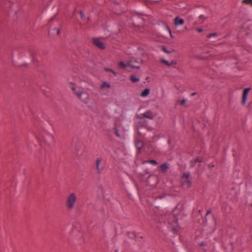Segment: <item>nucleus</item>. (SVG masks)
<instances>
[{"label": "nucleus", "instance_id": "2f4dec72", "mask_svg": "<svg viewBox=\"0 0 252 252\" xmlns=\"http://www.w3.org/2000/svg\"><path fill=\"white\" fill-rule=\"evenodd\" d=\"M163 50L164 51V52L165 53H169V52L167 51V50H166L165 49L163 48Z\"/></svg>", "mask_w": 252, "mask_h": 252}, {"label": "nucleus", "instance_id": "423d86ee", "mask_svg": "<svg viewBox=\"0 0 252 252\" xmlns=\"http://www.w3.org/2000/svg\"><path fill=\"white\" fill-rule=\"evenodd\" d=\"M104 164L101 158H97L95 163V168L98 174H100L104 168Z\"/></svg>", "mask_w": 252, "mask_h": 252}, {"label": "nucleus", "instance_id": "5701e85b", "mask_svg": "<svg viewBox=\"0 0 252 252\" xmlns=\"http://www.w3.org/2000/svg\"><path fill=\"white\" fill-rule=\"evenodd\" d=\"M162 62L163 63H164L166 64L167 65H169V66L171 65V64H170V63L166 60H163L162 61Z\"/></svg>", "mask_w": 252, "mask_h": 252}, {"label": "nucleus", "instance_id": "39448f33", "mask_svg": "<svg viewBox=\"0 0 252 252\" xmlns=\"http://www.w3.org/2000/svg\"><path fill=\"white\" fill-rule=\"evenodd\" d=\"M189 172H185L182 178V184L184 188H189L191 186V182L189 180Z\"/></svg>", "mask_w": 252, "mask_h": 252}, {"label": "nucleus", "instance_id": "c9c22d12", "mask_svg": "<svg viewBox=\"0 0 252 252\" xmlns=\"http://www.w3.org/2000/svg\"><path fill=\"white\" fill-rule=\"evenodd\" d=\"M135 62H136V63H138V61H135Z\"/></svg>", "mask_w": 252, "mask_h": 252}, {"label": "nucleus", "instance_id": "6ab92c4d", "mask_svg": "<svg viewBox=\"0 0 252 252\" xmlns=\"http://www.w3.org/2000/svg\"><path fill=\"white\" fill-rule=\"evenodd\" d=\"M105 70L106 71H110V72H111L115 76H117V73L116 71H115L114 70L111 69V68H107V67H105L104 68Z\"/></svg>", "mask_w": 252, "mask_h": 252}, {"label": "nucleus", "instance_id": "9b49d317", "mask_svg": "<svg viewBox=\"0 0 252 252\" xmlns=\"http://www.w3.org/2000/svg\"><path fill=\"white\" fill-rule=\"evenodd\" d=\"M184 23V20L177 17L174 19V24L176 26L183 25Z\"/></svg>", "mask_w": 252, "mask_h": 252}, {"label": "nucleus", "instance_id": "b1692460", "mask_svg": "<svg viewBox=\"0 0 252 252\" xmlns=\"http://www.w3.org/2000/svg\"><path fill=\"white\" fill-rule=\"evenodd\" d=\"M195 161L201 162L202 161V158H198L195 159Z\"/></svg>", "mask_w": 252, "mask_h": 252}, {"label": "nucleus", "instance_id": "dca6fc26", "mask_svg": "<svg viewBox=\"0 0 252 252\" xmlns=\"http://www.w3.org/2000/svg\"><path fill=\"white\" fill-rule=\"evenodd\" d=\"M160 168L161 171H162V172H165L168 168V166L166 163H163L161 165Z\"/></svg>", "mask_w": 252, "mask_h": 252}, {"label": "nucleus", "instance_id": "1a4fd4ad", "mask_svg": "<svg viewBox=\"0 0 252 252\" xmlns=\"http://www.w3.org/2000/svg\"><path fill=\"white\" fill-rule=\"evenodd\" d=\"M93 43L100 49H103L105 48V45L98 38H94L93 39Z\"/></svg>", "mask_w": 252, "mask_h": 252}, {"label": "nucleus", "instance_id": "c85d7f7f", "mask_svg": "<svg viewBox=\"0 0 252 252\" xmlns=\"http://www.w3.org/2000/svg\"><path fill=\"white\" fill-rule=\"evenodd\" d=\"M115 133L118 136H120V135L119 134L118 132V130H117V129L115 128Z\"/></svg>", "mask_w": 252, "mask_h": 252}, {"label": "nucleus", "instance_id": "20e7f679", "mask_svg": "<svg viewBox=\"0 0 252 252\" xmlns=\"http://www.w3.org/2000/svg\"><path fill=\"white\" fill-rule=\"evenodd\" d=\"M77 201V195L75 193H70L66 197L65 205L68 210L73 209L76 205Z\"/></svg>", "mask_w": 252, "mask_h": 252}, {"label": "nucleus", "instance_id": "7c9ffc66", "mask_svg": "<svg viewBox=\"0 0 252 252\" xmlns=\"http://www.w3.org/2000/svg\"><path fill=\"white\" fill-rule=\"evenodd\" d=\"M176 63L175 62H174V61H172V62H171V63H170V64H171V65H172V64H176Z\"/></svg>", "mask_w": 252, "mask_h": 252}, {"label": "nucleus", "instance_id": "2eb2a0df", "mask_svg": "<svg viewBox=\"0 0 252 252\" xmlns=\"http://www.w3.org/2000/svg\"><path fill=\"white\" fill-rule=\"evenodd\" d=\"M130 80L133 83H136L140 81V78L136 77L134 75H130Z\"/></svg>", "mask_w": 252, "mask_h": 252}, {"label": "nucleus", "instance_id": "f257e3e1", "mask_svg": "<svg viewBox=\"0 0 252 252\" xmlns=\"http://www.w3.org/2000/svg\"><path fill=\"white\" fill-rule=\"evenodd\" d=\"M69 88L73 92L74 94L75 95L80 101L86 104L88 107L92 108V106L89 103V94L87 92L83 91L72 83H70Z\"/></svg>", "mask_w": 252, "mask_h": 252}, {"label": "nucleus", "instance_id": "4be33fe9", "mask_svg": "<svg viewBox=\"0 0 252 252\" xmlns=\"http://www.w3.org/2000/svg\"><path fill=\"white\" fill-rule=\"evenodd\" d=\"M243 2L246 4H251L252 5V0H244Z\"/></svg>", "mask_w": 252, "mask_h": 252}, {"label": "nucleus", "instance_id": "393cba45", "mask_svg": "<svg viewBox=\"0 0 252 252\" xmlns=\"http://www.w3.org/2000/svg\"><path fill=\"white\" fill-rule=\"evenodd\" d=\"M186 102V99H183L180 101L181 105H184Z\"/></svg>", "mask_w": 252, "mask_h": 252}, {"label": "nucleus", "instance_id": "bb28decb", "mask_svg": "<svg viewBox=\"0 0 252 252\" xmlns=\"http://www.w3.org/2000/svg\"><path fill=\"white\" fill-rule=\"evenodd\" d=\"M216 35V33H212V34H210L209 36H208V37L209 38H211L212 36H215Z\"/></svg>", "mask_w": 252, "mask_h": 252}, {"label": "nucleus", "instance_id": "9d476101", "mask_svg": "<svg viewBox=\"0 0 252 252\" xmlns=\"http://www.w3.org/2000/svg\"><path fill=\"white\" fill-rule=\"evenodd\" d=\"M251 89L248 88H246L243 91V95H242V103L243 104H244L247 100V97H248V94L250 91Z\"/></svg>", "mask_w": 252, "mask_h": 252}, {"label": "nucleus", "instance_id": "473e14b6", "mask_svg": "<svg viewBox=\"0 0 252 252\" xmlns=\"http://www.w3.org/2000/svg\"><path fill=\"white\" fill-rule=\"evenodd\" d=\"M169 32H170V34L171 37H172V33H171V31H170V30H169Z\"/></svg>", "mask_w": 252, "mask_h": 252}, {"label": "nucleus", "instance_id": "0eeeda50", "mask_svg": "<svg viewBox=\"0 0 252 252\" xmlns=\"http://www.w3.org/2000/svg\"><path fill=\"white\" fill-rule=\"evenodd\" d=\"M111 86L106 82H103L100 87V91L102 94L108 95L109 91L108 89L110 88Z\"/></svg>", "mask_w": 252, "mask_h": 252}, {"label": "nucleus", "instance_id": "a211bd4d", "mask_svg": "<svg viewBox=\"0 0 252 252\" xmlns=\"http://www.w3.org/2000/svg\"><path fill=\"white\" fill-rule=\"evenodd\" d=\"M144 163H150L153 165H156L158 164L157 162L155 160H149L144 161Z\"/></svg>", "mask_w": 252, "mask_h": 252}, {"label": "nucleus", "instance_id": "c756f323", "mask_svg": "<svg viewBox=\"0 0 252 252\" xmlns=\"http://www.w3.org/2000/svg\"><path fill=\"white\" fill-rule=\"evenodd\" d=\"M197 32H202V30L201 29H197Z\"/></svg>", "mask_w": 252, "mask_h": 252}, {"label": "nucleus", "instance_id": "412c9836", "mask_svg": "<svg viewBox=\"0 0 252 252\" xmlns=\"http://www.w3.org/2000/svg\"><path fill=\"white\" fill-rule=\"evenodd\" d=\"M129 237H130L131 238H134V239H137V236L135 232H131L130 233H129Z\"/></svg>", "mask_w": 252, "mask_h": 252}, {"label": "nucleus", "instance_id": "ddd939ff", "mask_svg": "<svg viewBox=\"0 0 252 252\" xmlns=\"http://www.w3.org/2000/svg\"><path fill=\"white\" fill-rule=\"evenodd\" d=\"M135 146L137 149H141L143 146V142L140 140H137L135 141Z\"/></svg>", "mask_w": 252, "mask_h": 252}, {"label": "nucleus", "instance_id": "f704fd0d", "mask_svg": "<svg viewBox=\"0 0 252 252\" xmlns=\"http://www.w3.org/2000/svg\"><path fill=\"white\" fill-rule=\"evenodd\" d=\"M195 93H193V94H191V95H192V96H193V95H195Z\"/></svg>", "mask_w": 252, "mask_h": 252}, {"label": "nucleus", "instance_id": "aec40b11", "mask_svg": "<svg viewBox=\"0 0 252 252\" xmlns=\"http://www.w3.org/2000/svg\"><path fill=\"white\" fill-rule=\"evenodd\" d=\"M60 32V30L59 29L55 28L53 30L52 32L50 31V33L51 34H55L56 33L57 35L59 34Z\"/></svg>", "mask_w": 252, "mask_h": 252}, {"label": "nucleus", "instance_id": "7ed1b4c3", "mask_svg": "<svg viewBox=\"0 0 252 252\" xmlns=\"http://www.w3.org/2000/svg\"><path fill=\"white\" fill-rule=\"evenodd\" d=\"M176 209L173 211V214L170 213H166V214L162 217V219L166 220L169 224H171L173 227V231H177V227L178 226L177 218L175 216Z\"/></svg>", "mask_w": 252, "mask_h": 252}, {"label": "nucleus", "instance_id": "6e6552de", "mask_svg": "<svg viewBox=\"0 0 252 252\" xmlns=\"http://www.w3.org/2000/svg\"><path fill=\"white\" fill-rule=\"evenodd\" d=\"M118 66L121 68H125L127 66H130L132 68L139 69V66H135L132 64V61H129L127 63H124L123 62H121L119 63Z\"/></svg>", "mask_w": 252, "mask_h": 252}, {"label": "nucleus", "instance_id": "f03ea898", "mask_svg": "<svg viewBox=\"0 0 252 252\" xmlns=\"http://www.w3.org/2000/svg\"><path fill=\"white\" fill-rule=\"evenodd\" d=\"M36 138L39 145L43 148L49 147L54 140L53 135L47 131L40 133L37 136Z\"/></svg>", "mask_w": 252, "mask_h": 252}, {"label": "nucleus", "instance_id": "f3484780", "mask_svg": "<svg viewBox=\"0 0 252 252\" xmlns=\"http://www.w3.org/2000/svg\"><path fill=\"white\" fill-rule=\"evenodd\" d=\"M206 18V17H205L204 15H200L199 17V19L198 20V21L196 22V24H201L203 22V21Z\"/></svg>", "mask_w": 252, "mask_h": 252}, {"label": "nucleus", "instance_id": "4468645a", "mask_svg": "<svg viewBox=\"0 0 252 252\" xmlns=\"http://www.w3.org/2000/svg\"><path fill=\"white\" fill-rule=\"evenodd\" d=\"M150 93V90L149 89H145L141 94L140 96L142 97H146Z\"/></svg>", "mask_w": 252, "mask_h": 252}, {"label": "nucleus", "instance_id": "72a5a7b5", "mask_svg": "<svg viewBox=\"0 0 252 252\" xmlns=\"http://www.w3.org/2000/svg\"><path fill=\"white\" fill-rule=\"evenodd\" d=\"M210 213V212L209 211H208L206 215H208Z\"/></svg>", "mask_w": 252, "mask_h": 252}, {"label": "nucleus", "instance_id": "f8f14e48", "mask_svg": "<svg viewBox=\"0 0 252 252\" xmlns=\"http://www.w3.org/2000/svg\"><path fill=\"white\" fill-rule=\"evenodd\" d=\"M142 115L144 117H145V118H148L150 119H153L154 118L153 114L150 111H147V112H145L144 113H143Z\"/></svg>", "mask_w": 252, "mask_h": 252}, {"label": "nucleus", "instance_id": "a878e982", "mask_svg": "<svg viewBox=\"0 0 252 252\" xmlns=\"http://www.w3.org/2000/svg\"><path fill=\"white\" fill-rule=\"evenodd\" d=\"M80 16L81 17L82 19H83L84 17V13L82 12V11H80Z\"/></svg>", "mask_w": 252, "mask_h": 252}, {"label": "nucleus", "instance_id": "cd10ccee", "mask_svg": "<svg viewBox=\"0 0 252 252\" xmlns=\"http://www.w3.org/2000/svg\"><path fill=\"white\" fill-rule=\"evenodd\" d=\"M141 129V128H138L137 129V132L139 133V135L141 134V131H140Z\"/></svg>", "mask_w": 252, "mask_h": 252}]
</instances>
